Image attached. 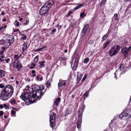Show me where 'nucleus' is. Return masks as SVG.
I'll return each mask as SVG.
<instances>
[{"mask_svg": "<svg viewBox=\"0 0 131 131\" xmlns=\"http://www.w3.org/2000/svg\"><path fill=\"white\" fill-rule=\"evenodd\" d=\"M25 90L26 91H28L27 93H23L20 96V98L24 101L27 105H29L33 103L32 101V98H33V88H29L28 86H26Z\"/></svg>", "mask_w": 131, "mask_h": 131, "instance_id": "1", "label": "nucleus"}, {"mask_svg": "<svg viewBox=\"0 0 131 131\" xmlns=\"http://www.w3.org/2000/svg\"><path fill=\"white\" fill-rule=\"evenodd\" d=\"M14 88L12 85H6L5 88L2 90L1 99L3 101L7 100L12 96Z\"/></svg>", "mask_w": 131, "mask_h": 131, "instance_id": "2", "label": "nucleus"}, {"mask_svg": "<svg viewBox=\"0 0 131 131\" xmlns=\"http://www.w3.org/2000/svg\"><path fill=\"white\" fill-rule=\"evenodd\" d=\"M55 2V1L54 0H49L45 3L39 10L40 14L43 15L47 13L51 6L54 4Z\"/></svg>", "mask_w": 131, "mask_h": 131, "instance_id": "3", "label": "nucleus"}, {"mask_svg": "<svg viewBox=\"0 0 131 131\" xmlns=\"http://www.w3.org/2000/svg\"><path fill=\"white\" fill-rule=\"evenodd\" d=\"M44 88L41 89L39 91L33 90V103L36 102L37 100H39L42 95V91Z\"/></svg>", "mask_w": 131, "mask_h": 131, "instance_id": "4", "label": "nucleus"}, {"mask_svg": "<svg viewBox=\"0 0 131 131\" xmlns=\"http://www.w3.org/2000/svg\"><path fill=\"white\" fill-rule=\"evenodd\" d=\"M114 46L112 48L111 50L109 51V55L111 56L115 55L118 52L120 49V47L117 45L116 46Z\"/></svg>", "mask_w": 131, "mask_h": 131, "instance_id": "5", "label": "nucleus"}, {"mask_svg": "<svg viewBox=\"0 0 131 131\" xmlns=\"http://www.w3.org/2000/svg\"><path fill=\"white\" fill-rule=\"evenodd\" d=\"M124 112V116L127 119H128L131 117V110L130 109L127 108Z\"/></svg>", "mask_w": 131, "mask_h": 131, "instance_id": "6", "label": "nucleus"}, {"mask_svg": "<svg viewBox=\"0 0 131 131\" xmlns=\"http://www.w3.org/2000/svg\"><path fill=\"white\" fill-rule=\"evenodd\" d=\"M14 66L16 68L18 69V70L21 68V67H22L20 62L17 60H15L14 62Z\"/></svg>", "mask_w": 131, "mask_h": 131, "instance_id": "7", "label": "nucleus"}, {"mask_svg": "<svg viewBox=\"0 0 131 131\" xmlns=\"http://www.w3.org/2000/svg\"><path fill=\"white\" fill-rule=\"evenodd\" d=\"M121 52L124 56L126 57H127L128 52L127 51L126 47L123 48L121 50Z\"/></svg>", "mask_w": 131, "mask_h": 131, "instance_id": "8", "label": "nucleus"}, {"mask_svg": "<svg viewBox=\"0 0 131 131\" xmlns=\"http://www.w3.org/2000/svg\"><path fill=\"white\" fill-rule=\"evenodd\" d=\"M82 122V116L79 115L78 118L77 127L78 128H79L81 127V123Z\"/></svg>", "mask_w": 131, "mask_h": 131, "instance_id": "9", "label": "nucleus"}, {"mask_svg": "<svg viewBox=\"0 0 131 131\" xmlns=\"http://www.w3.org/2000/svg\"><path fill=\"white\" fill-rule=\"evenodd\" d=\"M51 114L52 115H50V121L51 120L52 121L53 120L55 121L56 114L54 112H53Z\"/></svg>", "mask_w": 131, "mask_h": 131, "instance_id": "10", "label": "nucleus"}, {"mask_svg": "<svg viewBox=\"0 0 131 131\" xmlns=\"http://www.w3.org/2000/svg\"><path fill=\"white\" fill-rule=\"evenodd\" d=\"M34 89H33L34 91H39V90H40L41 89V87H40L38 85L35 84L34 85Z\"/></svg>", "mask_w": 131, "mask_h": 131, "instance_id": "11", "label": "nucleus"}, {"mask_svg": "<svg viewBox=\"0 0 131 131\" xmlns=\"http://www.w3.org/2000/svg\"><path fill=\"white\" fill-rule=\"evenodd\" d=\"M9 38H10L11 39H8L6 40V43H9V42H10V41H11L13 42V43L14 40L13 36L11 35H9Z\"/></svg>", "mask_w": 131, "mask_h": 131, "instance_id": "12", "label": "nucleus"}, {"mask_svg": "<svg viewBox=\"0 0 131 131\" xmlns=\"http://www.w3.org/2000/svg\"><path fill=\"white\" fill-rule=\"evenodd\" d=\"M60 101V97H58L57 99L56 100L54 101V103L57 106H58L59 103Z\"/></svg>", "mask_w": 131, "mask_h": 131, "instance_id": "13", "label": "nucleus"}, {"mask_svg": "<svg viewBox=\"0 0 131 131\" xmlns=\"http://www.w3.org/2000/svg\"><path fill=\"white\" fill-rule=\"evenodd\" d=\"M78 61L75 60L73 64V68L74 70H76L77 67L78 65Z\"/></svg>", "mask_w": 131, "mask_h": 131, "instance_id": "14", "label": "nucleus"}, {"mask_svg": "<svg viewBox=\"0 0 131 131\" xmlns=\"http://www.w3.org/2000/svg\"><path fill=\"white\" fill-rule=\"evenodd\" d=\"M83 6V4H81L75 7L74 8L73 11H74Z\"/></svg>", "mask_w": 131, "mask_h": 131, "instance_id": "15", "label": "nucleus"}, {"mask_svg": "<svg viewBox=\"0 0 131 131\" xmlns=\"http://www.w3.org/2000/svg\"><path fill=\"white\" fill-rule=\"evenodd\" d=\"M5 71L4 70H0V78H1L5 76Z\"/></svg>", "mask_w": 131, "mask_h": 131, "instance_id": "16", "label": "nucleus"}, {"mask_svg": "<svg viewBox=\"0 0 131 131\" xmlns=\"http://www.w3.org/2000/svg\"><path fill=\"white\" fill-rule=\"evenodd\" d=\"M111 41L110 40L108 41L107 42L104 44L103 46L102 47L103 49H104L105 48L107 45H108L111 42Z\"/></svg>", "mask_w": 131, "mask_h": 131, "instance_id": "17", "label": "nucleus"}, {"mask_svg": "<svg viewBox=\"0 0 131 131\" xmlns=\"http://www.w3.org/2000/svg\"><path fill=\"white\" fill-rule=\"evenodd\" d=\"M50 121V126L52 127H53L54 125H55V124L54 123L55 122V121L53 120L52 121L51 120Z\"/></svg>", "mask_w": 131, "mask_h": 131, "instance_id": "18", "label": "nucleus"}, {"mask_svg": "<svg viewBox=\"0 0 131 131\" xmlns=\"http://www.w3.org/2000/svg\"><path fill=\"white\" fill-rule=\"evenodd\" d=\"M6 43V41L3 39H2L1 40H0V45H3L4 44L5 45Z\"/></svg>", "mask_w": 131, "mask_h": 131, "instance_id": "19", "label": "nucleus"}, {"mask_svg": "<svg viewBox=\"0 0 131 131\" xmlns=\"http://www.w3.org/2000/svg\"><path fill=\"white\" fill-rule=\"evenodd\" d=\"M51 82V80H48L46 84V85L47 87H49L51 85L50 84Z\"/></svg>", "mask_w": 131, "mask_h": 131, "instance_id": "20", "label": "nucleus"}, {"mask_svg": "<svg viewBox=\"0 0 131 131\" xmlns=\"http://www.w3.org/2000/svg\"><path fill=\"white\" fill-rule=\"evenodd\" d=\"M27 46L26 45L25 43L22 46V51L23 52H24V50L26 49Z\"/></svg>", "mask_w": 131, "mask_h": 131, "instance_id": "21", "label": "nucleus"}, {"mask_svg": "<svg viewBox=\"0 0 131 131\" xmlns=\"http://www.w3.org/2000/svg\"><path fill=\"white\" fill-rule=\"evenodd\" d=\"M83 74H80V76L78 77V76H77V80L78 81H80L82 77V76H83Z\"/></svg>", "mask_w": 131, "mask_h": 131, "instance_id": "22", "label": "nucleus"}, {"mask_svg": "<svg viewBox=\"0 0 131 131\" xmlns=\"http://www.w3.org/2000/svg\"><path fill=\"white\" fill-rule=\"evenodd\" d=\"M124 117L125 116H124V111L119 115V118H122Z\"/></svg>", "mask_w": 131, "mask_h": 131, "instance_id": "23", "label": "nucleus"}, {"mask_svg": "<svg viewBox=\"0 0 131 131\" xmlns=\"http://www.w3.org/2000/svg\"><path fill=\"white\" fill-rule=\"evenodd\" d=\"M106 0H102L101 2L100 6H102V5L104 3H105L106 2Z\"/></svg>", "mask_w": 131, "mask_h": 131, "instance_id": "24", "label": "nucleus"}, {"mask_svg": "<svg viewBox=\"0 0 131 131\" xmlns=\"http://www.w3.org/2000/svg\"><path fill=\"white\" fill-rule=\"evenodd\" d=\"M10 103L12 104V105H14L16 103V101H15V100L14 99H13L12 100H11V101H10Z\"/></svg>", "mask_w": 131, "mask_h": 131, "instance_id": "25", "label": "nucleus"}, {"mask_svg": "<svg viewBox=\"0 0 131 131\" xmlns=\"http://www.w3.org/2000/svg\"><path fill=\"white\" fill-rule=\"evenodd\" d=\"M38 56H37L34 59V62L35 63L37 62L38 60Z\"/></svg>", "mask_w": 131, "mask_h": 131, "instance_id": "26", "label": "nucleus"}, {"mask_svg": "<svg viewBox=\"0 0 131 131\" xmlns=\"http://www.w3.org/2000/svg\"><path fill=\"white\" fill-rule=\"evenodd\" d=\"M79 54L78 53H77L75 59V60L79 61Z\"/></svg>", "mask_w": 131, "mask_h": 131, "instance_id": "27", "label": "nucleus"}, {"mask_svg": "<svg viewBox=\"0 0 131 131\" xmlns=\"http://www.w3.org/2000/svg\"><path fill=\"white\" fill-rule=\"evenodd\" d=\"M89 61V59L88 58H85L84 61V62L85 63H86L88 62Z\"/></svg>", "mask_w": 131, "mask_h": 131, "instance_id": "28", "label": "nucleus"}, {"mask_svg": "<svg viewBox=\"0 0 131 131\" xmlns=\"http://www.w3.org/2000/svg\"><path fill=\"white\" fill-rule=\"evenodd\" d=\"M124 69V66L123 64H122L121 65L120 67V69L121 71H122Z\"/></svg>", "mask_w": 131, "mask_h": 131, "instance_id": "29", "label": "nucleus"}, {"mask_svg": "<svg viewBox=\"0 0 131 131\" xmlns=\"http://www.w3.org/2000/svg\"><path fill=\"white\" fill-rule=\"evenodd\" d=\"M86 14L84 13V12L81 13L80 14V17H84L86 16Z\"/></svg>", "mask_w": 131, "mask_h": 131, "instance_id": "30", "label": "nucleus"}, {"mask_svg": "<svg viewBox=\"0 0 131 131\" xmlns=\"http://www.w3.org/2000/svg\"><path fill=\"white\" fill-rule=\"evenodd\" d=\"M87 30H88L85 29V28H83L82 30V32L83 33H85L86 34V32Z\"/></svg>", "mask_w": 131, "mask_h": 131, "instance_id": "31", "label": "nucleus"}, {"mask_svg": "<svg viewBox=\"0 0 131 131\" xmlns=\"http://www.w3.org/2000/svg\"><path fill=\"white\" fill-rule=\"evenodd\" d=\"M39 64H40V66H39L40 68H41V67H44V65L43 63V62H39Z\"/></svg>", "mask_w": 131, "mask_h": 131, "instance_id": "32", "label": "nucleus"}, {"mask_svg": "<svg viewBox=\"0 0 131 131\" xmlns=\"http://www.w3.org/2000/svg\"><path fill=\"white\" fill-rule=\"evenodd\" d=\"M56 31V29L55 28L53 29L51 31V34H54V32H55Z\"/></svg>", "mask_w": 131, "mask_h": 131, "instance_id": "33", "label": "nucleus"}, {"mask_svg": "<svg viewBox=\"0 0 131 131\" xmlns=\"http://www.w3.org/2000/svg\"><path fill=\"white\" fill-rule=\"evenodd\" d=\"M73 13V12L72 11H69L68 13V14L67 15V17H69L70 14H72Z\"/></svg>", "mask_w": 131, "mask_h": 131, "instance_id": "34", "label": "nucleus"}, {"mask_svg": "<svg viewBox=\"0 0 131 131\" xmlns=\"http://www.w3.org/2000/svg\"><path fill=\"white\" fill-rule=\"evenodd\" d=\"M85 33H83L82 32L81 36V38L82 39L85 36Z\"/></svg>", "mask_w": 131, "mask_h": 131, "instance_id": "35", "label": "nucleus"}, {"mask_svg": "<svg viewBox=\"0 0 131 131\" xmlns=\"http://www.w3.org/2000/svg\"><path fill=\"white\" fill-rule=\"evenodd\" d=\"M13 43V42L12 43L10 41V42H9V44H8V46H7L6 45V44H5V45L4 46L5 47H6L7 48H9V46L10 45V44L11 43Z\"/></svg>", "mask_w": 131, "mask_h": 131, "instance_id": "36", "label": "nucleus"}, {"mask_svg": "<svg viewBox=\"0 0 131 131\" xmlns=\"http://www.w3.org/2000/svg\"><path fill=\"white\" fill-rule=\"evenodd\" d=\"M89 27V25L88 24H86L83 28H85L87 30H88V29Z\"/></svg>", "mask_w": 131, "mask_h": 131, "instance_id": "37", "label": "nucleus"}, {"mask_svg": "<svg viewBox=\"0 0 131 131\" xmlns=\"http://www.w3.org/2000/svg\"><path fill=\"white\" fill-rule=\"evenodd\" d=\"M58 86L59 88H61L62 86V84L61 82H59L58 84Z\"/></svg>", "mask_w": 131, "mask_h": 131, "instance_id": "38", "label": "nucleus"}, {"mask_svg": "<svg viewBox=\"0 0 131 131\" xmlns=\"http://www.w3.org/2000/svg\"><path fill=\"white\" fill-rule=\"evenodd\" d=\"M87 75H86L84 76L83 77V79H82V82H83V81H84L85 80V79L87 77Z\"/></svg>", "mask_w": 131, "mask_h": 131, "instance_id": "39", "label": "nucleus"}, {"mask_svg": "<svg viewBox=\"0 0 131 131\" xmlns=\"http://www.w3.org/2000/svg\"><path fill=\"white\" fill-rule=\"evenodd\" d=\"M18 58V55H15L14 56V58L16 60H17V59Z\"/></svg>", "mask_w": 131, "mask_h": 131, "instance_id": "40", "label": "nucleus"}, {"mask_svg": "<svg viewBox=\"0 0 131 131\" xmlns=\"http://www.w3.org/2000/svg\"><path fill=\"white\" fill-rule=\"evenodd\" d=\"M88 91H86L84 94V95L86 96V97H87L88 96Z\"/></svg>", "mask_w": 131, "mask_h": 131, "instance_id": "41", "label": "nucleus"}, {"mask_svg": "<svg viewBox=\"0 0 131 131\" xmlns=\"http://www.w3.org/2000/svg\"><path fill=\"white\" fill-rule=\"evenodd\" d=\"M65 81H62V82H61V83L62 84V85H64V86L65 85V84H66Z\"/></svg>", "mask_w": 131, "mask_h": 131, "instance_id": "42", "label": "nucleus"}, {"mask_svg": "<svg viewBox=\"0 0 131 131\" xmlns=\"http://www.w3.org/2000/svg\"><path fill=\"white\" fill-rule=\"evenodd\" d=\"M42 50V48H41L39 49H37L35 50V51H41Z\"/></svg>", "mask_w": 131, "mask_h": 131, "instance_id": "43", "label": "nucleus"}, {"mask_svg": "<svg viewBox=\"0 0 131 131\" xmlns=\"http://www.w3.org/2000/svg\"><path fill=\"white\" fill-rule=\"evenodd\" d=\"M42 50V48H41L39 49H37L35 50V51H41Z\"/></svg>", "mask_w": 131, "mask_h": 131, "instance_id": "44", "label": "nucleus"}, {"mask_svg": "<svg viewBox=\"0 0 131 131\" xmlns=\"http://www.w3.org/2000/svg\"><path fill=\"white\" fill-rule=\"evenodd\" d=\"M4 114V112L2 111H0V116H1L3 115Z\"/></svg>", "mask_w": 131, "mask_h": 131, "instance_id": "45", "label": "nucleus"}, {"mask_svg": "<svg viewBox=\"0 0 131 131\" xmlns=\"http://www.w3.org/2000/svg\"><path fill=\"white\" fill-rule=\"evenodd\" d=\"M108 35L107 34H105L103 37V40L104 38H106L108 37Z\"/></svg>", "mask_w": 131, "mask_h": 131, "instance_id": "46", "label": "nucleus"}, {"mask_svg": "<svg viewBox=\"0 0 131 131\" xmlns=\"http://www.w3.org/2000/svg\"><path fill=\"white\" fill-rule=\"evenodd\" d=\"M111 30L109 29L108 30L107 32V33L106 34H107L108 36V35L109 34L110 32H111Z\"/></svg>", "mask_w": 131, "mask_h": 131, "instance_id": "47", "label": "nucleus"}, {"mask_svg": "<svg viewBox=\"0 0 131 131\" xmlns=\"http://www.w3.org/2000/svg\"><path fill=\"white\" fill-rule=\"evenodd\" d=\"M11 114L12 115H14L15 114V112L14 111H12L11 112Z\"/></svg>", "mask_w": 131, "mask_h": 131, "instance_id": "48", "label": "nucleus"}, {"mask_svg": "<svg viewBox=\"0 0 131 131\" xmlns=\"http://www.w3.org/2000/svg\"><path fill=\"white\" fill-rule=\"evenodd\" d=\"M131 48V46H129L127 48V51L128 52L130 49Z\"/></svg>", "mask_w": 131, "mask_h": 131, "instance_id": "49", "label": "nucleus"}, {"mask_svg": "<svg viewBox=\"0 0 131 131\" xmlns=\"http://www.w3.org/2000/svg\"><path fill=\"white\" fill-rule=\"evenodd\" d=\"M10 60V59L8 58L7 59H5V61H6V62L8 63L9 62V61Z\"/></svg>", "mask_w": 131, "mask_h": 131, "instance_id": "50", "label": "nucleus"}, {"mask_svg": "<svg viewBox=\"0 0 131 131\" xmlns=\"http://www.w3.org/2000/svg\"><path fill=\"white\" fill-rule=\"evenodd\" d=\"M5 87L4 85H2V84H0V88H3Z\"/></svg>", "mask_w": 131, "mask_h": 131, "instance_id": "51", "label": "nucleus"}, {"mask_svg": "<svg viewBox=\"0 0 131 131\" xmlns=\"http://www.w3.org/2000/svg\"><path fill=\"white\" fill-rule=\"evenodd\" d=\"M39 75H37L36 77V80L38 81H39Z\"/></svg>", "mask_w": 131, "mask_h": 131, "instance_id": "52", "label": "nucleus"}, {"mask_svg": "<svg viewBox=\"0 0 131 131\" xmlns=\"http://www.w3.org/2000/svg\"><path fill=\"white\" fill-rule=\"evenodd\" d=\"M15 25L17 27L19 26V22H17V23H16V24H15Z\"/></svg>", "mask_w": 131, "mask_h": 131, "instance_id": "53", "label": "nucleus"}, {"mask_svg": "<svg viewBox=\"0 0 131 131\" xmlns=\"http://www.w3.org/2000/svg\"><path fill=\"white\" fill-rule=\"evenodd\" d=\"M35 73V71L33 70V77H35L36 76Z\"/></svg>", "mask_w": 131, "mask_h": 131, "instance_id": "54", "label": "nucleus"}, {"mask_svg": "<svg viewBox=\"0 0 131 131\" xmlns=\"http://www.w3.org/2000/svg\"><path fill=\"white\" fill-rule=\"evenodd\" d=\"M59 59L60 61H62L63 60V58L62 57H60Z\"/></svg>", "mask_w": 131, "mask_h": 131, "instance_id": "55", "label": "nucleus"}, {"mask_svg": "<svg viewBox=\"0 0 131 131\" xmlns=\"http://www.w3.org/2000/svg\"><path fill=\"white\" fill-rule=\"evenodd\" d=\"M28 21H26V23H25L23 24L24 25H27L28 24Z\"/></svg>", "mask_w": 131, "mask_h": 131, "instance_id": "56", "label": "nucleus"}, {"mask_svg": "<svg viewBox=\"0 0 131 131\" xmlns=\"http://www.w3.org/2000/svg\"><path fill=\"white\" fill-rule=\"evenodd\" d=\"M41 48H42V49H45L46 48V46H44L42 47Z\"/></svg>", "mask_w": 131, "mask_h": 131, "instance_id": "57", "label": "nucleus"}, {"mask_svg": "<svg viewBox=\"0 0 131 131\" xmlns=\"http://www.w3.org/2000/svg\"><path fill=\"white\" fill-rule=\"evenodd\" d=\"M26 36H25L24 37H23L22 38V39H23V40H25L26 39Z\"/></svg>", "mask_w": 131, "mask_h": 131, "instance_id": "58", "label": "nucleus"}, {"mask_svg": "<svg viewBox=\"0 0 131 131\" xmlns=\"http://www.w3.org/2000/svg\"><path fill=\"white\" fill-rule=\"evenodd\" d=\"M3 106L2 105V104L0 105V108H3Z\"/></svg>", "mask_w": 131, "mask_h": 131, "instance_id": "59", "label": "nucleus"}, {"mask_svg": "<svg viewBox=\"0 0 131 131\" xmlns=\"http://www.w3.org/2000/svg\"><path fill=\"white\" fill-rule=\"evenodd\" d=\"M6 49V48L5 47H3L2 48V50H3V51H4L5 50V49Z\"/></svg>", "mask_w": 131, "mask_h": 131, "instance_id": "60", "label": "nucleus"}, {"mask_svg": "<svg viewBox=\"0 0 131 131\" xmlns=\"http://www.w3.org/2000/svg\"><path fill=\"white\" fill-rule=\"evenodd\" d=\"M3 28V26H2L0 28V31L2 30V29Z\"/></svg>", "mask_w": 131, "mask_h": 131, "instance_id": "61", "label": "nucleus"}, {"mask_svg": "<svg viewBox=\"0 0 131 131\" xmlns=\"http://www.w3.org/2000/svg\"><path fill=\"white\" fill-rule=\"evenodd\" d=\"M4 60V59H2L1 58H0V61L1 62H3Z\"/></svg>", "mask_w": 131, "mask_h": 131, "instance_id": "62", "label": "nucleus"}, {"mask_svg": "<svg viewBox=\"0 0 131 131\" xmlns=\"http://www.w3.org/2000/svg\"><path fill=\"white\" fill-rule=\"evenodd\" d=\"M118 16V15L117 14H115L114 15V16L115 17H117Z\"/></svg>", "mask_w": 131, "mask_h": 131, "instance_id": "63", "label": "nucleus"}, {"mask_svg": "<svg viewBox=\"0 0 131 131\" xmlns=\"http://www.w3.org/2000/svg\"><path fill=\"white\" fill-rule=\"evenodd\" d=\"M0 53L1 55H3V51H0Z\"/></svg>", "mask_w": 131, "mask_h": 131, "instance_id": "64", "label": "nucleus"}]
</instances>
